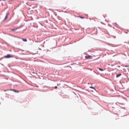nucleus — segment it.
I'll use <instances>...</instances> for the list:
<instances>
[{
  "instance_id": "f03ea898",
  "label": "nucleus",
  "mask_w": 129,
  "mask_h": 129,
  "mask_svg": "<svg viewBox=\"0 0 129 129\" xmlns=\"http://www.w3.org/2000/svg\"><path fill=\"white\" fill-rule=\"evenodd\" d=\"M91 57L92 56H91L89 55L88 56H85V58L86 59H90Z\"/></svg>"
},
{
  "instance_id": "423d86ee",
  "label": "nucleus",
  "mask_w": 129,
  "mask_h": 129,
  "mask_svg": "<svg viewBox=\"0 0 129 129\" xmlns=\"http://www.w3.org/2000/svg\"><path fill=\"white\" fill-rule=\"evenodd\" d=\"M121 75V74H118L116 75V77H119Z\"/></svg>"
},
{
  "instance_id": "9b49d317",
  "label": "nucleus",
  "mask_w": 129,
  "mask_h": 129,
  "mask_svg": "<svg viewBox=\"0 0 129 129\" xmlns=\"http://www.w3.org/2000/svg\"><path fill=\"white\" fill-rule=\"evenodd\" d=\"M57 88V86H55V88Z\"/></svg>"
},
{
  "instance_id": "7ed1b4c3",
  "label": "nucleus",
  "mask_w": 129,
  "mask_h": 129,
  "mask_svg": "<svg viewBox=\"0 0 129 129\" xmlns=\"http://www.w3.org/2000/svg\"><path fill=\"white\" fill-rule=\"evenodd\" d=\"M9 15V13H7L6 14V16L4 19V21L5 20L8 18V16Z\"/></svg>"
},
{
  "instance_id": "f257e3e1",
  "label": "nucleus",
  "mask_w": 129,
  "mask_h": 129,
  "mask_svg": "<svg viewBox=\"0 0 129 129\" xmlns=\"http://www.w3.org/2000/svg\"><path fill=\"white\" fill-rule=\"evenodd\" d=\"M13 57L12 55H11L10 54H7V55L5 56L4 57L5 58H9Z\"/></svg>"
},
{
  "instance_id": "1a4fd4ad",
  "label": "nucleus",
  "mask_w": 129,
  "mask_h": 129,
  "mask_svg": "<svg viewBox=\"0 0 129 129\" xmlns=\"http://www.w3.org/2000/svg\"><path fill=\"white\" fill-rule=\"evenodd\" d=\"M90 87V88H93V89H95L94 88V87Z\"/></svg>"
},
{
  "instance_id": "39448f33",
  "label": "nucleus",
  "mask_w": 129,
  "mask_h": 129,
  "mask_svg": "<svg viewBox=\"0 0 129 129\" xmlns=\"http://www.w3.org/2000/svg\"><path fill=\"white\" fill-rule=\"evenodd\" d=\"M18 29V28H14H14L12 29L10 28H9V29H10V30H11L12 31L15 30H16L17 29Z\"/></svg>"
},
{
  "instance_id": "6e6552de",
  "label": "nucleus",
  "mask_w": 129,
  "mask_h": 129,
  "mask_svg": "<svg viewBox=\"0 0 129 129\" xmlns=\"http://www.w3.org/2000/svg\"><path fill=\"white\" fill-rule=\"evenodd\" d=\"M99 70H100L101 71H103V69H101V68H99Z\"/></svg>"
},
{
  "instance_id": "20e7f679",
  "label": "nucleus",
  "mask_w": 129,
  "mask_h": 129,
  "mask_svg": "<svg viewBox=\"0 0 129 129\" xmlns=\"http://www.w3.org/2000/svg\"><path fill=\"white\" fill-rule=\"evenodd\" d=\"M9 90H12V91H14L15 92H17V93H18L19 92V91H17V90H15V89H9Z\"/></svg>"
},
{
  "instance_id": "0eeeda50",
  "label": "nucleus",
  "mask_w": 129,
  "mask_h": 129,
  "mask_svg": "<svg viewBox=\"0 0 129 129\" xmlns=\"http://www.w3.org/2000/svg\"><path fill=\"white\" fill-rule=\"evenodd\" d=\"M22 40L23 41H24V42H26L27 41V40L26 39H22Z\"/></svg>"
},
{
  "instance_id": "f8f14e48",
  "label": "nucleus",
  "mask_w": 129,
  "mask_h": 129,
  "mask_svg": "<svg viewBox=\"0 0 129 129\" xmlns=\"http://www.w3.org/2000/svg\"><path fill=\"white\" fill-rule=\"evenodd\" d=\"M125 67H128V66H125Z\"/></svg>"
},
{
  "instance_id": "9d476101",
  "label": "nucleus",
  "mask_w": 129,
  "mask_h": 129,
  "mask_svg": "<svg viewBox=\"0 0 129 129\" xmlns=\"http://www.w3.org/2000/svg\"><path fill=\"white\" fill-rule=\"evenodd\" d=\"M80 18H84L83 17H81V16H80Z\"/></svg>"
}]
</instances>
